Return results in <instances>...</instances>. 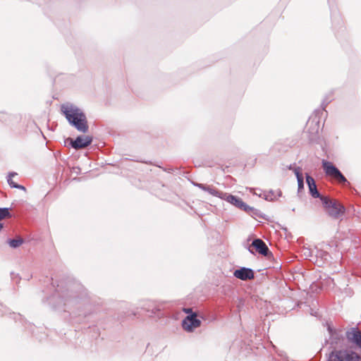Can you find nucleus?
Returning <instances> with one entry per match:
<instances>
[{
    "label": "nucleus",
    "mask_w": 361,
    "mask_h": 361,
    "mask_svg": "<svg viewBox=\"0 0 361 361\" xmlns=\"http://www.w3.org/2000/svg\"><path fill=\"white\" fill-rule=\"evenodd\" d=\"M3 226L1 224H0V230L2 228Z\"/></svg>",
    "instance_id": "obj_19"
},
{
    "label": "nucleus",
    "mask_w": 361,
    "mask_h": 361,
    "mask_svg": "<svg viewBox=\"0 0 361 361\" xmlns=\"http://www.w3.org/2000/svg\"><path fill=\"white\" fill-rule=\"evenodd\" d=\"M92 142L90 136H78L75 140H71V146L74 149H82L89 146Z\"/></svg>",
    "instance_id": "obj_7"
},
{
    "label": "nucleus",
    "mask_w": 361,
    "mask_h": 361,
    "mask_svg": "<svg viewBox=\"0 0 361 361\" xmlns=\"http://www.w3.org/2000/svg\"><path fill=\"white\" fill-rule=\"evenodd\" d=\"M330 361H361V356L351 349L335 350L330 355Z\"/></svg>",
    "instance_id": "obj_2"
},
{
    "label": "nucleus",
    "mask_w": 361,
    "mask_h": 361,
    "mask_svg": "<svg viewBox=\"0 0 361 361\" xmlns=\"http://www.w3.org/2000/svg\"><path fill=\"white\" fill-rule=\"evenodd\" d=\"M201 324V321L197 319L196 314L187 316L183 321L182 326L184 330L192 332Z\"/></svg>",
    "instance_id": "obj_5"
},
{
    "label": "nucleus",
    "mask_w": 361,
    "mask_h": 361,
    "mask_svg": "<svg viewBox=\"0 0 361 361\" xmlns=\"http://www.w3.org/2000/svg\"><path fill=\"white\" fill-rule=\"evenodd\" d=\"M306 182L308 185L310 192L311 195L313 197H320L319 192L317 190V185L315 184V181L314 180V178L312 176L307 174L306 175Z\"/></svg>",
    "instance_id": "obj_13"
},
{
    "label": "nucleus",
    "mask_w": 361,
    "mask_h": 361,
    "mask_svg": "<svg viewBox=\"0 0 361 361\" xmlns=\"http://www.w3.org/2000/svg\"><path fill=\"white\" fill-rule=\"evenodd\" d=\"M195 185L198 187L199 188L202 189V190H204V191L209 192L212 195L218 197L221 199V197H222L224 192L217 190L213 186L204 185L202 183H195Z\"/></svg>",
    "instance_id": "obj_12"
},
{
    "label": "nucleus",
    "mask_w": 361,
    "mask_h": 361,
    "mask_svg": "<svg viewBox=\"0 0 361 361\" xmlns=\"http://www.w3.org/2000/svg\"><path fill=\"white\" fill-rule=\"evenodd\" d=\"M221 199L226 200L231 204L243 210H247L248 208V206L245 202H243V201L240 198L236 196L224 192Z\"/></svg>",
    "instance_id": "obj_6"
},
{
    "label": "nucleus",
    "mask_w": 361,
    "mask_h": 361,
    "mask_svg": "<svg viewBox=\"0 0 361 361\" xmlns=\"http://www.w3.org/2000/svg\"><path fill=\"white\" fill-rule=\"evenodd\" d=\"M10 216V212L8 208L0 209V221Z\"/></svg>",
    "instance_id": "obj_17"
},
{
    "label": "nucleus",
    "mask_w": 361,
    "mask_h": 361,
    "mask_svg": "<svg viewBox=\"0 0 361 361\" xmlns=\"http://www.w3.org/2000/svg\"><path fill=\"white\" fill-rule=\"evenodd\" d=\"M265 199L267 200H274L273 194L266 195Z\"/></svg>",
    "instance_id": "obj_18"
},
{
    "label": "nucleus",
    "mask_w": 361,
    "mask_h": 361,
    "mask_svg": "<svg viewBox=\"0 0 361 361\" xmlns=\"http://www.w3.org/2000/svg\"><path fill=\"white\" fill-rule=\"evenodd\" d=\"M252 246H253L256 250L261 255L264 256H267L269 252L268 247L264 243V242L261 239H255L252 243Z\"/></svg>",
    "instance_id": "obj_11"
},
{
    "label": "nucleus",
    "mask_w": 361,
    "mask_h": 361,
    "mask_svg": "<svg viewBox=\"0 0 361 361\" xmlns=\"http://www.w3.org/2000/svg\"><path fill=\"white\" fill-rule=\"evenodd\" d=\"M61 111L68 122L78 131L86 133L88 130L86 116L77 106L69 104H63Z\"/></svg>",
    "instance_id": "obj_1"
},
{
    "label": "nucleus",
    "mask_w": 361,
    "mask_h": 361,
    "mask_svg": "<svg viewBox=\"0 0 361 361\" xmlns=\"http://www.w3.org/2000/svg\"><path fill=\"white\" fill-rule=\"evenodd\" d=\"M322 167L326 176L336 179L340 183L349 184L344 176L331 162L322 160Z\"/></svg>",
    "instance_id": "obj_4"
},
{
    "label": "nucleus",
    "mask_w": 361,
    "mask_h": 361,
    "mask_svg": "<svg viewBox=\"0 0 361 361\" xmlns=\"http://www.w3.org/2000/svg\"><path fill=\"white\" fill-rule=\"evenodd\" d=\"M23 243V240L22 238H17V239H13L10 240L8 241V244L11 247L16 248L21 245Z\"/></svg>",
    "instance_id": "obj_16"
},
{
    "label": "nucleus",
    "mask_w": 361,
    "mask_h": 361,
    "mask_svg": "<svg viewBox=\"0 0 361 361\" xmlns=\"http://www.w3.org/2000/svg\"><path fill=\"white\" fill-rule=\"evenodd\" d=\"M347 339L361 348V331L357 329L352 328L346 332Z\"/></svg>",
    "instance_id": "obj_8"
},
{
    "label": "nucleus",
    "mask_w": 361,
    "mask_h": 361,
    "mask_svg": "<svg viewBox=\"0 0 361 361\" xmlns=\"http://www.w3.org/2000/svg\"><path fill=\"white\" fill-rule=\"evenodd\" d=\"M328 214L334 219L340 217L345 212V208L338 202L325 197H320Z\"/></svg>",
    "instance_id": "obj_3"
},
{
    "label": "nucleus",
    "mask_w": 361,
    "mask_h": 361,
    "mask_svg": "<svg viewBox=\"0 0 361 361\" xmlns=\"http://www.w3.org/2000/svg\"><path fill=\"white\" fill-rule=\"evenodd\" d=\"M328 331L330 334V343L331 345H340L343 343L344 338L343 336L342 331L333 330V329L329 326Z\"/></svg>",
    "instance_id": "obj_10"
},
{
    "label": "nucleus",
    "mask_w": 361,
    "mask_h": 361,
    "mask_svg": "<svg viewBox=\"0 0 361 361\" xmlns=\"http://www.w3.org/2000/svg\"><path fill=\"white\" fill-rule=\"evenodd\" d=\"M16 173H11L9 175H8V184L12 187V188H19V189H23L24 190L25 188L23 186V185H18V184H16L15 183L13 180H12V177L16 176Z\"/></svg>",
    "instance_id": "obj_15"
},
{
    "label": "nucleus",
    "mask_w": 361,
    "mask_h": 361,
    "mask_svg": "<svg viewBox=\"0 0 361 361\" xmlns=\"http://www.w3.org/2000/svg\"><path fill=\"white\" fill-rule=\"evenodd\" d=\"M294 173L296 176L298 184V188H303V176L302 174V169L300 167L294 169Z\"/></svg>",
    "instance_id": "obj_14"
},
{
    "label": "nucleus",
    "mask_w": 361,
    "mask_h": 361,
    "mask_svg": "<svg viewBox=\"0 0 361 361\" xmlns=\"http://www.w3.org/2000/svg\"><path fill=\"white\" fill-rule=\"evenodd\" d=\"M233 275L237 279L243 281L252 279L255 277L254 272L251 269L243 267L234 271Z\"/></svg>",
    "instance_id": "obj_9"
}]
</instances>
